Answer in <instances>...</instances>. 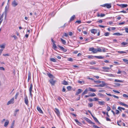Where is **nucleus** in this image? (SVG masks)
<instances>
[{
  "label": "nucleus",
  "mask_w": 128,
  "mask_h": 128,
  "mask_svg": "<svg viewBox=\"0 0 128 128\" xmlns=\"http://www.w3.org/2000/svg\"><path fill=\"white\" fill-rule=\"evenodd\" d=\"M118 109L119 110H120V111H121V109H122V110H125V108H122V107H118Z\"/></svg>",
  "instance_id": "obj_34"
},
{
  "label": "nucleus",
  "mask_w": 128,
  "mask_h": 128,
  "mask_svg": "<svg viewBox=\"0 0 128 128\" xmlns=\"http://www.w3.org/2000/svg\"><path fill=\"white\" fill-rule=\"evenodd\" d=\"M75 15H73L72 16V17L71 18L70 21H71L73 20L74 18H75Z\"/></svg>",
  "instance_id": "obj_24"
},
{
  "label": "nucleus",
  "mask_w": 128,
  "mask_h": 128,
  "mask_svg": "<svg viewBox=\"0 0 128 128\" xmlns=\"http://www.w3.org/2000/svg\"><path fill=\"white\" fill-rule=\"evenodd\" d=\"M88 90L87 88L85 90H84V91L82 92V95H83L85 94H86L87 93V92H88Z\"/></svg>",
  "instance_id": "obj_21"
},
{
  "label": "nucleus",
  "mask_w": 128,
  "mask_h": 128,
  "mask_svg": "<svg viewBox=\"0 0 128 128\" xmlns=\"http://www.w3.org/2000/svg\"><path fill=\"white\" fill-rule=\"evenodd\" d=\"M94 98L95 101H97L99 100V99L98 98Z\"/></svg>",
  "instance_id": "obj_60"
},
{
  "label": "nucleus",
  "mask_w": 128,
  "mask_h": 128,
  "mask_svg": "<svg viewBox=\"0 0 128 128\" xmlns=\"http://www.w3.org/2000/svg\"><path fill=\"white\" fill-rule=\"evenodd\" d=\"M88 100L90 102H92L94 101V100L91 98H89L88 99Z\"/></svg>",
  "instance_id": "obj_58"
},
{
  "label": "nucleus",
  "mask_w": 128,
  "mask_h": 128,
  "mask_svg": "<svg viewBox=\"0 0 128 128\" xmlns=\"http://www.w3.org/2000/svg\"><path fill=\"white\" fill-rule=\"evenodd\" d=\"M114 81L115 82H123V81L121 80H118L115 79Z\"/></svg>",
  "instance_id": "obj_32"
},
{
  "label": "nucleus",
  "mask_w": 128,
  "mask_h": 128,
  "mask_svg": "<svg viewBox=\"0 0 128 128\" xmlns=\"http://www.w3.org/2000/svg\"><path fill=\"white\" fill-rule=\"evenodd\" d=\"M122 72L124 73H125V74L126 73V72L124 71H120V70H118V71L117 72V73L118 74H120Z\"/></svg>",
  "instance_id": "obj_29"
},
{
  "label": "nucleus",
  "mask_w": 128,
  "mask_h": 128,
  "mask_svg": "<svg viewBox=\"0 0 128 128\" xmlns=\"http://www.w3.org/2000/svg\"><path fill=\"white\" fill-rule=\"evenodd\" d=\"M0 47L2 48H5V45L4 44H2V45H0Z\"/></svg>",
  "instance_id": "obj_57"
},
{
  "label": "nucleus",
  "mask_w": 128,
  "mask_h": 128,
  "mask_svg": "<svg viewBox=\"0 0 128 128\" xmlns=\"http://www.w3.org/2000/svg\"><path fill=\"white\" fill-rule=\"evenodd\" d=\"M111 110V108L108 106H107V110L108 111H109Z\"/></svg>",
  "instance_id": "obj_52"
},
{
  "label": "nucleus",
  "mask_w": 128,
  "mask_h": 128,
  "mask_svg": "<svg viewBox=\"0 0 128 128\" xmlns=\"http://www.w3.org/2000/svg\"><path fill=\"white\" fill-rule=\"evenodd\" d=\"M98 95L103 98L104 97V95L100 93H98Z\"/></svg>",
  "instance_id": "obj_35"
},
{
  "label": "nucleus",
  "mask_w": 128,
  "mask_h": 128,
  "mask_svg": "<svg viewBox=\"0 0 128 128\" xmlns=\"http://www.w3.org/2000/svg\"><path fill=\"white\" fill-rule=\"evenodd\" d=\"M94 57L98 59H103L104 58V57L102 56H95Z\"/></svg>",
  "instance_id": "obj_19"
},
{
  "label": "nucleus",
  "mask_w": 128,
  "mask_h": 128,
  "mask_svg": "<svg viewBox=\"0 0 128 128\" xmlns=\"http://www.w3.org/2000/svg\"><path fill=\"white\" fill-rule=\"evenodd\" d=\"M12 5L14 7H15L18 4V3L15 0H14L12 2Z\"/></svg>",
  "instance_id": "obj_6"
},
{
  "label": "nucleus",
  "mask_w": 128,
  "mask_h": 128,
  "mask_svg": "<svg viewBox=\"0 0 128 128\" xmlns=\"http://www.w3.org/2000/svg\"><path fill=\"white\" fill-rule=\"evenodd\" d=\"M101 6L102 7H106L108 8H111V6L110 4H106L103 5H101Z\"/></svg>",
  "instance_id": "obj_1"
},
{
  "label": "nucleus",
  "mask_w": 128,
  "mask_h": 128,
  "mask_svg": "<svg viewBox=\"0 0 128 128\" xmlns=\"http://www.w3.org/2000/svg\"><path fill=\"white\" fill-rule=\"evenodd\" d=\"M25 98H24V101L25 104L27 105H28V100L27 96L26 95H25Z\"/></svg>",
  "instance_id": "obj_2"
},
{
  "label": "nucleus",
  "mask_w": 128,
  "mask_h": 128,
  "mask_svg": "<svg viewBox=\"0 0 128 128\" xmlns=\"http://www.w3.org/2000/svg\"><path fill=\"white\" fill-rule=\"evenodd\" d=\"M14 98L11 99L7 103V105H8L10 104H13L14 102Z\"/></svg>",
  "instance_id": "obj_4"
},
{
  "label": "nucleus",
  "mask_w": 128,
  "mask_h": 128,
  "mask_svg": "<svg viewBox=\"0 0 128 128\" xmlns=\"http://www.w3.org/2000/svg\"><path fill=\"white\" fill-rule=\"evenodd\" d=\"M58 46L62 50L64 49V48L63 47L60 46L58 45Z\"/></svg>",
  "instance_id": "obj_55"
},
{
  "label": "nucleus",
  "mask_w": 128,
  "mask_h": 128,
  "mask_svg": "<svg viewBox=\"0 0 128 128\" xmlns=\"http://www.w3.org/2000/svg\"><path fill=\"white\" fill-rule=\"evenodd\" d=\"M121 8H124L126 7L128 5L127 4H122L119 5Z\"/></svg>",
  "instance_id": "obj_15"
},
{
  "label": "nucleus",
  "mask_w": 128,
  "mask_h": 128,
  "mask_svg": "<svg viewBox=\"0 0 128 128\" xmlns=\"http://www.w3.org/2000/svg\"><path fill=\"white\" fill-rule=\"evenodd\" d=\"M60 40H61L62 42V44H65L66 43V42L65 40H64L62 38H60Z\"/></svg>",
  "instance_id": "obj_25"
},
{
  "label": "nucleus",
  "mask_w": 128,
  "mask_h": 128,
  "mask_svg": "<svg viewBox=\"0 0 128 128\" xmlns=\"http://www.w3.org/2000/svg\"><path fill=\"white\" fill-rule=\"evenodd\" d=\"M93 119L96 122H98V121L96 118L95 117H93Z\"/></svg>",
  "instance_id": "obj_53"
},
{
  "label": "nucleus",
  "mask_w": 128,
  "mask_h": 128,
  "mask_svg": "<svg viewBox=\"0 0 128 128\" xmlns=\"http://www.w3.org/2000/svg\"><path fill=\"white\" fill-rule=\"evenodd\" d=\"M97 49V50L98 52H102V49H101L98 47Z\"/></svg>",
  "instance_id": "obj_42"
},
{
  "label": "nucleus",
  "mask_w": 128,
  "mask_h": 128,
  "mask_svg": "<svg viewBox=\"0 0 128 128\" xmlns=\"http://www.w3.org/2000/svg\"><path fill=\"white\" fill-rule=\"evenodd\" d=\"M102 68L103 69L105 70H108L110 68H108V67H107V66L103 67H102Z\"/></svg>",
  "instance_id": "obj_36"
},
{
  "label": "nucleus",
  "mask_w": 128,
  "mask_h": 128,
  "mask_svg": "<svg viewBox=\"0 0 128 128\" xmlns=\"http://www.w3.org/2000/svg\"><path fill=\"white\" fill-rule=\"evenodd\" d=\"M98 52L97 49L94 48V50L93 51H92V52H93L94 54Z\"/></svg>",
  "instance_id": "obj_28"
},
{
  "label": "nucleus",
  "mask_w": 128,
  "mask_h": 128,
  "mask_svg": "<svg viewBox=\"0 0 128 128\" xmlns=\"http://www.w3.org/2000/svg\"><path fill=\"white\" fill-rule=\"evenodd\" d=\"M37 109L38 111L41 114H43V112L42 110H41L39 106H37Z\"/></svg>",
  "instance_id": "obj_11"
},
{
  "label": "nucleus",
  "mask_w": 128,
  "mask_h": 128,
  "mask_svg": "<svg viewBox=\"0 0 128 128\" xmlns=\"http://www.w3.org/2000/svg\"><path fill=\"white\" fill-rule=\"evenodd\" d=\"M78 82L79 83L82 84H85L83 80H82V81H80V80H78Z\"/></svg>",
  "instance_id": "obj_26"
},
{
  "label": "nucleus",
  "mask_w": 128,
  "mask_h": 128,
  "mask_svg": "<svg viewBox=\"0 0 128 128\" xmlns=\"http://www.w3.org/2000/svg\"><path fill=\"white\" fill-rule=\"evenodd\" d=\"M122 123V121L121 120H118V121L117 122V124H118L119 126H122V124H119V123Z\"/></svg>",
  "instance_id": "obj_33"
},
{
  "label": "nucleus",
  "mask_w": 128,
  "mask_h": 128,
  "mask_svg": "<svg viewBox=\"0 0 128 128\" xmlns=\"http://www.w3.org/2000/svg\"><path fill=\"white\" fill-rule=\"evenodd\" d=\"M118 104H120L121 105L124 106L126 107L127 108H128V105L125 104L121 102H118Z\"/></svg>",
  "instance_id": "obj_8"
},
{
  "label": "nucleus",
  "mask_w": 128,
  "mask_h": 128,
  "mask_svg": "<svg viewBox=\"0 0 128 128\" xmlns=\"http://www.w3.org/2000/svg\"><path fill=\"white\" fill-rule=\"evenodd\" d=\"M94 49V48H93V47H92V48H89V50L90 51H93Z\"/></svg>",
  "instance_id": "obj_50"
},
{
  "label": "nucleus",
  "mask_w": 128,
  "mask_h": 128,
  "mask_svg": "<svg viewBox=\"0 0 128 128\" xmlns=\"http://www.w3.org/2000/svg\"><path fill=\"white\" fill-rule=\"evenodd\" d=\"M108 76H109L114 77V76L112 74H108Z\"/></svg>",
  "instance_id": "obj_61"
},
{
  "label": "nucleus",
  "mask_w": 128,
  "mask_h": 128,
  "mask_svg": "<svg viewBox=\"0 0 128 128\" xmlns=\"http://www.w3.org/2000/svg\"><path fill=\"white\" fill-rule=\"evenodd\" d=\"M82 92V90L81 89H78V90L76 91V95H78L80 93Z\"/></svg>",
  "instance_id": "obj_13"
},
{
  "label": "nucleus",
  "mask_w": 128,
  "mask_h": 128,
  "mask_svg": "<svg viewBox=\"0 0 128 128\" xmlns=\"http://www.w3.org/2000/svg\"><path fill=\"white\" fill-rule=\"evenodd\" d=\"M50 60L51 61L55 62H56V60L54 58H52L50 59Z\"/></svg>",
  "instance_id": "obj_39"
},
{
  "label": "nucleus",
  "mask_w": 128,
  "mask_h": 128,
  "mask_svg": "<svg viewBox=\"0 0 128 128\" xmlns=\"http://www.w3.org/2000/svg\"><path fill=\"white\" fill-rule=\"evenodd\" d=\"M88 89L90 91H92V92H96V90L90 87H89L88 88Z\"/></svg>",
  "instance_id": "obj_18"
},
{
  "label": "nucleus",
  "mask_w": 128,
  "mask_h": 128,
  "mask_svg": "<svg viewBox=\"0 0 128 128\" xmlns=\"http://www.w3.org/2000/svg\"><path fill=\"white\" fill-rule=\"evenodd\" d=\"M68 61H70V62H72L73 61V60L72 58H68Z\"/></svg>",
  "instance_id": "obj_49"
},
{
  "label": "nucleus",
  "mask_w": 128,
  "mask_h": 128,
  "mask_svg": "<svg viewBox=\"0 0 128 128\" xmlns=\"http://www.w3.org/2000/svg\"><path fill=\"white\" fill-rule=\"evenodd\" d=\"M123 96L124 97L128 98V96L125 94H123Z\"/></svg>",
  "instance_id": "obj_62"
},
{
  "label": "nucleus",
  "mask_w": 128,
  "mask_h": 128,
  "mask_svg": "<svg viewBox=\"0 0 128 128\" xmlns=\"http://www.w3.org/2000/svg\"><path fill=\"white\" fill-rule=\"evenodd\" d=\"M91 32L92 33L95 34L97 33V30L96 29H93L91 30Z\"/></svg>",
  "instance_id": "obj_10"
},
{
  "label": "nucleus",
  "mask_w": 128,
  "mask_h": 128,
  "mask_svg": "<svg viewBox=\"0 0 128 128\" xmlns=\"http://www.w3.org/2000/svg\"><path fill=\"white\" fill-rule=\"evenodd\" d=\"M66 91V89L65 88V87L64 86L63 87L62 91L63 92H65Z\"/></svg>",
  "instance_id": "obj_59"
},
{
  "label": "nucleus",
  "mask_w": 128,
  "mask_h": 128,
  "mask_svg": "<svg viewBox=\"0 0 128 128\" xmlns=\"http://www.w3.org/2000/svg\"><path fill=\"white\" fill-rule=\"evenodd\" d=\"M8 10V7L7 6H6L5 8V9L4 12L6 14V16H5V18H6V14L7 13V12Z\"/></svg>",
  "instance_id": "obj_12"
},
{
  "label": "nucleus",
  "mask_w": 128,
  "mask_h": 128,
  "mask_svg": "<svg viewBox=\"0 0 128 128\" xmlns=\"http://www.w3.org/2000/svg\"><path fill=\"white\" fill-rule=\"evenodd\" d=\"M62 84L64 85H68V82L66 80H64L62 82Z\"/></svg>",
  "instance_id": "obj_20"
},
{
  "label": "nucleus",
  "mask_w": 128,
  "mask_h": 128,
  "mask_svg": "<svg viewBox=\"0 0 128 128\" xmlns=\"http://www.w3.org/2000/svg\"><path fill=\"white\" fill-rule=\"evenodd\" d=\"M113 35H116L117 36H120L121 34L119 33H114L113 34Z\"/></svg>",
  "instance_id": "obj_46"
},
{
  "label": "nucleus",
  "mask_w": 128,
  "mask_h": 128,
  "mask_svg": "<svg viewBox=\"0 0 128 128\" xmlns=\"http://www.w3.org/2000/svg\"><path fill=\"white\" fill-rule=\"evenodd\" d=\"M88 106L90 107H91L93 106V104L92 103H90L88 104Z\"/></svg>",
  "instance_id": "obj_41"
},
{
  "label": "nucleus",
  "mask_w": 128,
  "mask_h": 128,
  "mask_svg": "<svg viewBox=\"0 0 128 128\" xmlns=\"http://www.w3.org/2000/svg\"><path fill=\"white\" fill-rule=\"evenodd\" d=\"M31 74L30 73H29L28 74V80H30L31 78Z\"/></svg>",
  "instance_id": "obj_45"
},
{
  "label": "nucleus",
  "mask_w": 128,
  "mask_h": 128,
  "mask_svg": "<svg viewBox=\"0 0 128 128\" xmlns=\"http://www.w3.org/2000/svg\"><path fill=\"white\" fill-rule=\"evenodd\" d=\"M128 44V42H122L121 43V44L122 46H124L125 45H127Z\"/></svg>",
  "instance_id": "obj_17"
},
{
  "label": "nucleus",
  "mask_w": 128,
  "mask_h": 128,
  "mask_svg": "<svg viewBox=\"0 0 128 128\" xmlns=\"http://www.w3.org/2000/svg\"><path fill=\"white\" fill-rule=\"evenodd\" d=\"M56 97V98L58 100L60 101L62 99L60 97L58 96Z\"/></svg>",
  "instance_id": "obj_54"
},
{
  "label": "nucleus",
  "mask_w": 128,
  "mask_h": 128,
  "mask_svg": "<svg viewBox=\"0 0 128 128\" xmlns=\"http://www.w3.org/2000/svg\"><path fill=\"white\" fill-rule=\"evenodd\" d=\"M113 91L117 93H120V92L118 91L114 90H113Z\"/></svg>",
  "instance_id": "obj_56"
},
{
  "label": "nucleus",
  "mask_w": 128,
  "mask_h": 128,
  "mask_svg": "<svg viewBox=\"0 0 128 128\" xmlns=\"http://www.w3.org/2000/svg\"><path fill=\"white\" fill-rule=\"evenodd\" d=\"M75 122L77 123H79L80 124H81V123L78 121V120L77 119H75L74 120Z\"/></svg>",
  "instance_id": "obj_63"
},
{
  "label": "nucleus",
  "mask_w": 128,
  "mask_h": 128,
  "mask_svg": "<svg viewBox=\"0 0 128 128\" xmlns=\"http://www.w3.org/2000/svg\"><path fill=\"white\" fill-rule=\"evenodd\" d=\"M19 94V93L18 92H17L16 93V94L15 96V98L16 99H17V97H18V95Z\"/></svg>",
  "instance_id": "obj_44"
},
{
  "label": "nucleus",
  "mask_w": 128,
  "mask_h": 128,
  "mask_svg": "<svg viewBox=\"0 0 128 128\" xmlns=\"http://www.w3.org/2000/svg\"><path fill=\"white\" fill-rule=\"evenodd\" d=\"M89 63L91 64H96V63L95 61H93L90 62Z\"/></svg>",
  "instance_id": "obj_43"
},
{
  "label": "nucleus",
  "mask_w": 128,
  "mask_h": 128,
  "mask_svg": "<svg viewBox=\"0 0 128 128\" xmlns=\"http://www.w3.org/2000/svg\"><path fill=\"white\" fill-rule=\"evenodd\" d=\"M96 95L95 93H93L90 95V96L92 97L94 96H96Z\"/></svg>",
  "instance_id": "obj_47"
},
{
  "label": "nucleus",
  "mask_w": 128,
  "mask_h": 128,
  "mask_svg": "<svg viewBox=\"0 0 128 128\" xmlns=\"http://www.w3.org/2000/svg\"><path fill=\"white\" fill-rule=\"evenodd\" d=\"M102 84L96 86L98 87H103L104 86L106 85V84H105L104 82L103 81H102Z\"/></svg>",
  "instance_id": "obj_5"
},
{
  "label": "nucleus",
  "mask_w": 128,
  "mask_h": 128,
  "mask_svg": "<svg viewBox=\"0 0 128 128\" xmlns=\"http://www.w3.org/2000/svg\"><path fill=\"white\" fill-rule=\"evenodd\" d=\"M9 123V121L8 120H6V121L4 123V126L5 127H6L8 126V124Z\"/></svg>",
  "instance_id": "obj_16"
},
{
  "label": "nucleus",
  "mask_w": 128,
  "mask_h": 128,
  "mask_svg": "<svg viewBox=\"0 0 128 128\" xmlns=\"http://www.w3.org/2000/svg\"><path fill=\"white\" fill-rule=\"evenodd\" d=\"M32 84L31 83L30 84V87L29 88V92L32 91Z\"/></svg>",
  "instance_id": "obj_31"
},
{
  "label": "nucleus",
  "mask_w": 128,
  "mask_h": 128,
  "mask_svg": "<svg viewBox=\"0 0 128 128\" xmlns=\"http://www.w3.org/2000/svg\"><path fill=\"white\" fill-rule=\"evenodd\" d=\"M98 104L100 105H104V104L105 103V102L103 101H98Z\"/></svg>",
  "instance_id": "obj_14"
},
{
  "label": "nucleus",
  "mask_w": 128,
  "mask_h": 128,
  "mask_svg": "<svg viewBox=\"0 0 128 128\" xmlns=\"http://www.w3.org/2000/svg\"><path fill=\"white\" fill-rule=\"evenodd\" d=\"M117 52L118 53H120V54H123L124 53H126V52H124V51H118Z\"/></svg>",
  "instance_id": "obj_40"
},
{
  "label": "nucleus",
  "mask_w": 128,
  "mask_h": 128,
  "mask_svg": "<svg viewBox=\"0 0 128 128\" xmlns=\"http://www.w3.org/2000/svg\"><path fill=\"white\" fill-rule=\"evenodd\" d=\"M71 88V87L70 86H68L67 87V88L68 90H70Z\"/></svg>",
  "instance_id": "obj_51"
},
{
  "label": "nucleus",
  "mask_w": 128,
  "mask_h": 128,
  "mask_svg": "<svg viewBox=\"0 0 128 128\" xmlns=\"http://www.w3.org/2000/svg\"><path fill=\"white\" fill-rule=\"evenodd\" d=\"M88 57L89 58H93L94 57V56L92 55L88 56Z\"/></svg>",
  "instance_id": "obj_38"
},
{
  "label": "nucleus",
  "mask_w": 128,
  "mask_h": 128,
  "mask_svg": "<svg viewBox=\"0 0 128 128\" xmlns=\"http://www.w3.org/2000/svg\"><path fill=\"white\" fill-rule=\"evenodd\" d=\"M125 30L126 32L128 33V28H125Z\"/></svg>",
  "instance_id": "obj_64"
},
{
  "label": "nucleus",
  "mask_w": 128,
  "mask_h": 128,
  "mask_svg": "<svg viewBox=\"0 0 128 128\" xmlns=\"http://www.w3.org/2000/svg\"><path fill=\"white\" fill-rule=\"evenodd\" d=\"M102 48V52H106V50H107V49H106L105 48H103V47H101Z\"/></svg>",
  "instance_id": "obj_30"
},
{
  "label": "nucleus",
  "mask_w": 128,
  "mask_h": 128,
  "mask_svg": "<svg viewBox=\"0 0 128 128\" xmlns=\"http://www.w3.org/2000/svg\"><path fill=\"white\" fill-rule=\"evenodd\" d=\"M86 121L90 124H94L95 123L92 122L91 120L85 117L84 118Z\"/></svg>",
  "instance_id": "obj_3"
},
{
  "label": "nucleus",
  "mask_w": 128,
  "mask_h": 128,
  "mask_svg": "<svg viewBox=\"0 0 128 128\" xmlns=\"http://www.w3.org/2000/svg\"><path fill=\"white\" fill-rule=\"evenodd\" d=\"M110 33L108 32H105L104 34V35L106 36H108L109 35Z\"/></svg>",
  "instance_id": "obj_37"
},
{
  "label": "nucleus",
  "mask_w": 128,
  "mask_h": 128,
  "mask_svg": "<svg viewBox=\"0 0 128 128\" xmlns=\"http://www.w3.org/2000/svg\"><path fill=\"white\" fill-rule=\"evenodd\" d=\"M123 60L126 64H128V60L126 59H123Z\"/></svg>",
  "instance_id": "obj_27"
},
{
  "label": "nucleus",
  "mask_w": 128,
  "mask_h": 128,
  "mask_svg": "<svg viewBox=\"0 0 128 128\" xmlns=\"http://www.w3.org/2000/svg\"><path fill=\"white\" fill-rule=\"evenodd\" d=\"M49 82L52 85H54L55 83V81L53 80V79H51L49 80Z\"/></svg>",
  "instance_id": "obj_7"
},
{
  "label": "nucleus",
  "mask_w": 128,
  "mask_h": 128,
  "mask_svg": "<svg viewBox=\"0 0 128 128\" xmlns=\"http://www.w3.org/2000/svg\"><path fill=\"white\" fill-rule=\"evenodd\" d=\"M55 112L56 113L57 115L59 116L60 115V112L59 111V110L58 109L56 108H55V110H54Z\"/></svg>",
  "instance_id": "obj_9"
},
{
  "label": "nucleus",
  "mask_w": 128,
  "mask_h": 128,
  "mask_svg": "<svg viewBox=\"0 0 128 128\" xmlns=\"http://www.w3.org/2000/svg\"><path fill=\"white\" fill-rule=\"evenodd\" d=\"M47 75L48 77H49L50 78H52L54 77V76L53 75L50 73H48L47 74Z\"/></svg>",
  "instance_id": "obj_23"
},
{
  "label": "nucleus",
  "mask_w": 128,
  "mask_h": 128,
  "mask_svg": "<svg viewBox=\"0 0 128 128\" xmlns=\"http://www.w3.org/2000/svg\"><path fill=\"white\" fill-rule=\"evenodd\" d=\"M52 47L54 49L56 50L57 48V47L55 44H52Z\"/></svg>",
  "instance_id": "obj_22"
},
{
  "label": "nucleus",
  "mask_w": 128,
  "mask_h": 128,
  "mask_svg": "<svg viewBox=\"0 0 128 128\" xmlns=\"http://www.w3.org/2000/svg\"><path fill=\"white\" fill-rule=\"evenodd\" d=\"M12 37L14 38V40H16L18 39L17 37L15 36V35H14L12 36H11Z\"/></svg>",
  "instance_id": "obj_48"
}]
</instances>
